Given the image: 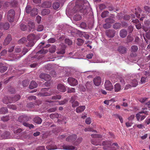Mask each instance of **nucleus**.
Masks as SVG:
<instances>
[{
  "label": "nucleus",
  "instance_id": "obj_63",
  "mask_svg": "<svg viewBox=\"0 0 150 150\" xmlns=\"http://www.w3.org/2000/svg\"><path fill=\"white\" fill-rule=\"evenodd\" d=\"M111 26V25L109 23H106L103 25V27L105 29H108L110 28Z\"/></svg>",
  "mask_w": 150,
  "mask_h": 150
},
{
  "label": "nucleus",
  "instance_id": "obj_6",
  "mask_svg": "<svg viewBox=\"0 0 150 150\" xmlns=\"http://www.w3.org/2000/svg\"><path fill=\"white\" fill-rule=\"evenodd\" d=\"M138 48L137 46L136 45H133L132 46L131 48V53L130 56L131 57H134L137 56V54L136 53L138 50Z\"/></svg>",
  "mask_w": 150,
  "mask_h": 150
},
{
  "label": "nucleus",
  "instance_id": "obj_56",
  "mask_svg": "<svg viewBox=\"0 0 150 150\" xmlns=\"http://www.w3.org/2000/svg\"><path fill=\"white\" fill-rule=\"evenodd\" d=\"M78 42L77 44L79 45H81L84 42V41L81 38H78L77 39Z\"/></svg>",
  "mask_w": 150,
  "mask_h": 150
},
{
  "label": "nucleus",
  "instance_id": "obj_32",
  "mask_svg": "<svg viewBox=\"0 0 150 150\" xmlns=\"http://www.w3.org/2000/svg\"><path fill=\"white\" fill-rule=\"evenodd\" d=\"M46 148L48 150L56 149H57V146L56 145H49L46 146Z\"/></svg>",
  "mask_w": 150,
  "mask_h": 150
},
{
  "label": "nucleus",
  "instance_id": "obj_34",
  "mask_svg": "<svg viewBox=\"0 0 150 150\" xmlns=\"http://www.w3.org/2000/svg\"><path fill=\"white\" fill-rule=\"evenodd\" d=\"M8 111V109L6 107H3L0 109V113L4 114Z\"/></svg>",
  "mask_w": 150,
  "mask_h": 150
},
{
  "label": "nucleus",
  "instance_id": "obj_60",
  "mask_svg": "<svg viewBox=\"0 0 150 150\" xmlns=\"http://www.w3.org/2000/svg\"><path fill=\"white\" fill-rule=\"evenodd\" d=\"M20 28L21 30L23 31H25L26 30L27 28V27L26 25L22 24H21Z\"/></svg>",
  "mask_w": 150,
  "mask_h": 150
},
{
  "label": "nucleus",
  "instance_id": "obj_14",
  "mask_svg": "<svg viewBox=\"0 0 150 150\" xmlns=\"http://www.w3.org/2000/svg\"><path fill=\"white\" fill-rule=\"evenodd\" d=\"M40 77L41 79L46 81L50 79V76L48 74L42 73L40 75Z\"/></svg>",
  "mask_w": 150,
  "mask_h": 150
},
{
  "label": "nucleus",
  "instance_id": "obj_11",
  "mask_svg": "<svg viewBox=\"0 0 150 150\" xmlns=\"http://www.w3.org/2000/svg\"><path fill=\"white\" fill-rule=\"evenodd\" d=\"M102 145L104 146L103 149L105 150H107L111 146V142L109 141H104L103 142Z\"/></svg>",
  "mask_w": 150,
  "mask_h": 150
},
{
  "label": "nucleus",
  "instance_id": "obj_27",
  "mask_svg": "<svg viewBox=\"0 0 150 150\" xmlns=\"http://www.w3.org/2000/svg\"><path fill=\"white\" fill-rule=\"evenodd\" d=\"M50 11L49 9H44L41 12V14L42 16L48 15L50 13Z\"/></svg>",
  "mask_w": 150,
  "mask_h": 150
},
{
  "label": "nucleus",
  "instance_id": "obj_17",
  "mask_svg": "<svg viewBox=\"0 0 150 150\" xmlns=\"http://www.w3.org/2000/svg\"><path fill=\"white\" fill-rule=\"evenodd\" d=\"M18 120L20 122H24L29 120V118L27 116L25 115H21L18 117Z\"/></svg>",
  "mask_w": 150,
  "mask_h": 150
},
{
  "label": "nucleus",
  "instance_id": "obj_25",
  "mask_svg": "<svg viewBox=\"0 0 150 150\" xmlns=\"http://www.w3.org/2000/svg\"><path fill=\"white\" fill-rule=\"evenodd\" d=\"M91 143L97 146L100 145V140L99 139H93L91 140Z\"/></svg>",
  "mask_w": 150,
  "mask_h": 150
},
{
  "label": "nucleus",
  "instance_id": "obj_39",
  "mask_svg": "<svg viewBox=\"0 0 150 150\" xmlns=\"http://www.w3.org/2000/svg\"><path fill=\"white\" fill-rule=\"evenodd\" d=\"M52 7L54 9H57L59 7V4L58 2L54 3L52 4Z\"/></svg>",
  "mask_w": 150,
  "mask_h": 150
},
{
  "label": "nucleus",
  "instance_id": "obj_22",
  "mask_svg": "<svg viewBox=\"0 0 150 150\" xmlns=\"http://www.w3.org/2000/svg\"><path fill=\"white\" fill-rule=\"evenodd\" d=\"M38 84L35 81H32L29 86V88L30 89H32L36 88Z\"/></svg>",
  "mask_w": 150,
  "mask_h": 150
},
{
  "label": "nucleus",
  "instance_id": "obj_55",
  "mask_svg": "<svg viewBox=\"0 0 150 150\" xmlns=\"http://www.w3.org/2000/svg\"><path fill=\"white\" fill-rule=\"evenodd\" d=\"M108 10L110 11H117L118 9L117 8H115L112 6H110L108 7Z\"/></svg>",
  "mask_w": 150,
  "mask_h": 150
},
{
  "label": "nucleus",
  "instance_id": "obj_3",
  "mask_svg": "<svg viewBox=\"0 0 150 150\" xmlns=\"http://www.w3.org/2000/svg\"><path fill=\"white\" fill-rule=\"evenodd\" d=\"M49 88H42L41 90V92H40L38 94V96H50L51 95L52 93L48 91Z\"/></svg>",
  "mask_w": 150,
  "mask_h": 150
},
{
  "label": "nucleus",
  "instance_id": "obj_50",
  "mask_svg": "<svg viewBox=\"0 0 150 150\" xmlns=\"http://www.w3.org/2000/svg\"><path fill=\"white\" fill-rule=\"evenodd\" d=\"M48 50H45L44 49H42L40 51H38L37 53V54H45L48 52Z\"/></svg>",
  "mask_w": 150,
  "mask_h": 150
},
{
  "label": "nucleus",
  "instance_id": "obj_37",
  "mask_svg": "<svg viewBox=\"0 0 150 150\" xmlns=\"http://www.w3.org/2000/svg\"><path fill=\"white\" fill-rule=\"evenodd\" d=\"M138 82L137 80L136 79H134L131 82V84L132 87H136L138 85Z\"/></svg>",
  "mask_w": 150,
  "mask_h": 150
},
{
  "label": "nucleus",
  "instance_id": "obj_10",
  "mask_svg": "<svg viewBox=\"0 0 150 150\" xmlns=\"http://www.w3.org/2000/svg\"><path fill=\"white\" fill-rule=\"evenodd\" d=\"M106 35L109 37H114L115 33V31L113 30H108L106 31Z\"/></svg>",
  "mask_w": 150,
  "mask_h": 150
},
{
  "label": "nucleus",
  "instance_id": "obj_7",
  "mask_svg": "<svg viewBox=\"0 0 150 150\" xmlns=\"http://www.w3.org/2000/svg\"><path fill=\"white\" fill-rule=\"evenodd\" d=\"M77 137L76 135L73 134L68 137L66 139V141L67 142L73 143L74 142Z\"/></svg>",
  "mask_w": 150,
  "mask_h": 150
},
{
  "label": "nucleus",
  "instance_id": "obj_49",
  "mask_svg": "<svg viewBox=\"0 0 150 150\" xmlns=\"http://www.w3.org/2000/svg\"><path fill=\"white\" fill-rule=\"evenodd\" d=\"M74 18L75 21H78L81 19V16L79 15H76L74 17Z\"/></svg>",
  "mask_w": 150,
  "mask_h": 150
},
{
  "label": "nucleus",
  "instance_id": "obj_8",
  "mask_svg": "<svg viewBox=\"0 0 150 150\" xmlns=\"http://www.w3.org/2000/svg\"><path fill=\"white\" fill-rule=\"evenodd\" d=\"M105 88L108 90L111 91L113 89V87L112 83L109 80H107L105 83Z\"/></svg>",
  "mask_w": 150,
  "mask_h": 150
},
{
  "label": "nucleus",
  "instance_id": "obj_30",
  "mask_svg": "<svg viewBox=\"0 0 150 150\" xmlns=\"http://www.w3.org/2000/svg\"><path fill=\"white\" fill-rule=\"evenodd\" d=\"M42 6L45 8H49L51 6L52 4L50 2L46 1L43 4Z\"/></svg>",
  "mask_w": 150,
  "mask_h": 150
},
{
  "label": "nucleus",
  "instance_id": "obj_61",
  "mask_svg": "<svg viewBox=\"0 0 150 150\" xmlns=\"http://www.w3.org/2000/svg\"><path fill=\"white\" fill-rule=\"evenodd\" d=\"M61 98V95H57L52 96V99L54 100L60 99Z\"/></svg>",
  "mask_w": 150,
  "mask_h": 150
},
{
  "label": "nucleus",
  "instance_id": "obj_31",
  "mask_svg": "<svg viewBox=\"0 0 150 150\" xmlns=\"http://www.w3.org/2000/svg\"><path fill=\"white\" fill-rule=\"evenodd\" d=\"M59 115L57 113H52L50 115V117L52 119H54L55 118H58L59 117Z\"/></svg>",
  "mask_w": 150,
  "mask_h": 150
},
{
  "label": "nucleus",
  "instance_id": "obj_52",
  "mask_svg": "<svg viewBox=\"0 0 150 150\" xmlns=\"http://www.w3.org/2000/svg\"><path fill=\"white\" fill-rule=\"evenodd\" d=\"M34 106V104L33 103L30 102L27 103V107L29 108H33Z\"/></svg>",
  "mask_w": 150,
  "mask_h": 150
},
{
  "label": "nucleus",
  "instance_id": "obj_35",
  "mask_svg": "<svg viewBox=\"0 0 150 150\" xmlns=\"http://www.w3.org/2000/svg\"><path fill=\"white\" fill-rule=\"evenodd\" d=\"M83 140V138L81 137H79L76 141L74 142V144L76 145H77L80 144Z\"/></svg>",
  "mask_w": 150,
  "mask_h": 150
},
{
  "label": "nucleus",
  "instance_id": "obj_42",
  "mask_svg": "<svg viewBox=\"0 0 150 150\" xmlns=\"http://www.w3.org/2000/svg\"><path fill=\"white\" fill-rule=\"evenodd\" d=\"M56 48V46L55 45H53L50 48L49 51L51 53H54L55 51Z\"/></svg>",
  "mask_w": 150,
  "mask_h": 150
},
{
  "label": "nucleus",
  "instance_id": "obj_53",
  "mask_svg": "<svg viewBox=\"0 0 150 150\" xmlns=\"http://www.w3.org/2000/svg\"><path fill=\"white\" fill-rule=\"evenodd\" d=\"M44 29V26L42 25H39L38 26L37 30L38 31H41L43 30Z\"/></svg>",
  "mask_w": 150,
  "mask_h": 150
},
{
  "label": "nucleus",
  "instance_id": "obj_57",
  "mask_svg": "<svg viewBox=\"0 0 150 150\" xmlns=\"http://www.w3.org/2000/svg\"><path fill=\"white\" fill-rule=\"evenodd\" d=\"M65 43L68 45H71L72 44V42L71 40L69 39L66 38L65 40Z\"/></svg>",
  "mask_w": 150,
  "mask_h": 150
},
{
  "label": "nucleus",
  "instance_id": "obj_44",
  "mask_svg": "<svg viewBox=\"0 0 150 150\" xmlns=\"http://www.w3.org/2000/svg\"><path fill=\"white\" fill-rule=\"evenodd\" d=\"M91 136L93 138H101L102 137V135L98 134H92Z\"/></svg>",
  "mask_w": 150,
  "mask_h": 150
},
{
  "label": "nucleus",
  "instance_id": "obj_13",
  "mask_svg": "<svg viewBox=\"0 0 150 150\" xmlns=\"http://www.w3.org/2000/svg\"><path fill=\"white\" fill-rule=\"evenodd\" d=\"M117 50L120 53L124 54L126 53L127 49L125 47L120 46L118 47Z\"/></svg>",
  "mask_w": 150,
  "mask_h": 150
},
{
  "label": "nucleus",
  "instance_id": "obj_29",
  "mask_svg": "<svg viewBox=\"0 0 150 150\" xmlns=\"http://www.w3.org/2000/svg\"><path fill=\"white\" fill-rule=\"evenodd\" d=\"M23 124L24 126L29 127L30 129L33 128L34 127V126L33 124H29L26 122H23Z\"/></svg>",
  "mask_w": 150,
  "mask_h": 150
},
{
  "label": "nucleus",
  "instance_id": "obj_20",
  "mask_svg": "<svg viewBox=\"0 0 150 150\" xmlns=\"http://www.w3.org/2000/svg\"><path fill=\"white\" fill-rule=\"evenodd\" d=\"M127 31L124 29L121 30L120 32V36L122 38L125 37L127 35Z\"/></svg>",
  "mask_w": 150,
  "mask_h": 150
},
{
  "label": "nucleus",
  "instance_id": "obj_4",
  "mask_svg": "<svg viewBox=\"0 0 150 150\" xmlns=\"http://www.w3.org/2000/svg\"><path fill=\"white\" fill-rule=\"evenodd\" d=\"M35 35L34 34H31L28 35L27 37V39L29 41V42L26 45L28 47L33 46L35 44L33 40L35 39Z\"/></svg>",
  "mask_w": 150,
  "mask_h": 150
},
{
  "label": "nucleus",
  "instance_id": "obj_23",
  "mask_svg": "<svg viewBox=\"0 0 150 150\" xmlns=\"http://www.w3.org/2000/svg\"><path fill=\"white\" fill-rule=\"evenodd\" d=\"M85 109V106H80L76 108V111L77 113H80L83 111Z\"/></svg>",
  "mask_w": 150,
  "mask_h": 150
},
{
  "label": "nucleus",
  "instance_id": "obj_21",
  "mask_svg": "<svg viewBox=\"0 0 150 150\" xmlns=\"http://www.w3.org/2000/svg\"><path fill=\"white\" fill-rule=\"evenodd\" d=\"M9 134V133L8 132H3L0 130V137H1L2 138L6 139Z\"/></svg>",
  "mask_w": 150,
  "mask_h": 150
},
{
  "label": "nucleus",
  "instance_id": "obj_51",
  "mask_svg": "<svg viewBox=\"0 0 150 150\" xmlns=\"http://www.w3.org/2000/svg\"><path fill=\"white\" fill-rule=\"evenodd\" d=\"M84 131L85 132L90 131L97 132L96 131L93 129L92 128L90 127L85 128L84 129Z\"/></svg>",
  "mask_w": 150,
  "mask_h": 150
},
{
  "label": "nucleus",
  "instance_id": "obj_33",
  "mask_svg": "<svg viewBox=\"0 0 150 150\" xmlns=\"http://www.w3.org/2000/svg\"><path fill=\"white\" fill-rule=\"evenodd\" d=\"M121 24L119 23H116L114 24L113 25V28L115 29L120 28L121 27Z\"/></svg>",
  "mask_w": 150,
  "mask_h": 150
},
{
  "label": "nucleus",
  "instance_id": "obj_64",
  "mask_svg": "<svg viewBox=\"0 0 150 150\" xmlns=\"http://www.w3.org/2000/svg\"><path fill=\"white\" fill-rule=\"evenodd\" d=\"M8 108L13 110H16V106L13 104L8 105H7Z\"/></svg>",
  "mask_w": 150,
  "mask_h": 150
},
{
  "label": "nucleus",
  "instance_id": "obj_5",
  "mask_svg": "<svg viewBox=\"0 0 150 150\" xmlns=\"http://www.w3.org/2000/svg\"><path fill=\"white\" fill-rule=\"evenodd\" d=\"M15 11L13 9L9 10L7 13V18L8 20L10 22H13L14 21Z\"/></svg>",
  "mask_w": 150,
  "mask_h": 150
},
{
  "label": "nucleus",
  "instance_id": "obj_16",
  "mask_svg": "<svg viewBox=\"0 0 150 150\" xmlns=\"http://www.w3.org/2000/svg\"><path fill=\"white\" fill-rule=\"evenodd\" d=\"M9 28V24L8 23H0V30L3 29L7 30Z\"/></svg>",
  "mask_w": 150,
  "mask_h": 150
},
{
  "label": "nucleus",
  "instance_id": "obj_54",
  "mask_svg": "<svg viewBox=\"0 0 150 150\" xmlns=\"http://www.w3.org/2000/svg\"><path fill=\"white\" fill-rule=\"evenodd\" d=\"M1 120L4 122H6L8 121L9 119V117L8 116H3L1 118Z\"/></svg>",
  "mask_w": 150,
  "mask_h": 150
},
{
  "label": "nucleus",
  "instance_id": "obj_15",
  "mask_svg": "<svg viewBox=\"0 0 150 150\" xmlns=\"http://www.w3.org/2000/svg\"><path fill=\"white\" fill-rule=\"evenodd\" d=\"M11 40L12 38L11 35L8 34L4 40V42H3V45L5 46L7 45L9 43Z\"/></svg>",
  "mask_w": 150,
  "mask_h": 150
},
{
  "label": "nucleus",
  "instance_id": "obj_28",
  "mask_svg": "<svg viewBox=\"0 0 150 150\" xmlns=\"http://www.w3.org/2000/svg\"><path fill=\"white\" fill-rule=\"evenodd\" d=\"M144 9L147 15L150 17V7L147 6L144 7Z\"/></svg>",
  "mask_w": 150,
  "mask_h": 150
},
{
  "label": "nucleus",
  "instance_id": "obj_24",
  "mask_svg": "<svg viewBox=\"0 0 150 150\" xmlns=\"http://www.w3.org/2000/svg\"><path fill=\"white\" fill-rule=\"evenodd\" d=\"M33 121L36 123L40 124L42 122V120L38 117H36L33 119Z\"/></svg>",
  "mask_w": 150,
  "mask_h": 150
},
{
  "label": "nucleus",
  "instance_id": "obj_2",
  "mask_svg": "<svg viewBox=\"0 0 150 150\" xmlns=\"http://www.w3.org/2000/svg\"><path fill=\"white\" fill-rule=\"evenodd\" d=\"M16 97L17 98V99H12V98L8 96H5L2 100L3 103L5 104H7L8 103H11L15 102L21 98L20 95H17Z\"/></svg>",
  "mask_w": 150,
  "mask_h": 150
},
{
  "label": "nucleus",
  "instance_id": "obj_1",
  "mask_svg": "<svg viewBox=\"0 0 150 150\" xmlns=\"http://www.w3.org/2000/svg\"><path fill=\"white\" fill-rule=\"evenodd\" d=\"M89 5V3L86 0H77L74 9L76 11L80 12L84 15L88 12Z\"/></svg>",
  "mask_w": 150,
  "mask_h": 150
},
{
  "label": "nucleus",
  "instance_id": "obj_62",
  "mask_svg": "<svg viewBox=\"0 0 150 150\" xmlns=\"http://www.w3.org/2000/svg\"><path fill=\"white\" fill-rule=\"evenodd\" d=\"M71 103L72 104V106L73 108L77 107L79 105V103L77 101H74L73 102V103Z\"/></svg>",
  "mask_w": 150,
  "mask_h": 150
},
{
  "label": "nucleus",
  "instance_id": "obj_26",
  "mask_svg": "<svg viewBox=\"0 0 150 150\" xmlns=\"http://www.w3.org/2000/svg\"><path fill=\"white\" fill-rule=\"evenodd\" d=\"M121 86L118 83H116L114 86V90L115 92L120 91L121 90Z\"/></svg>",
  "mask_w": 150,
  "mask_h": 150
},
{
  "label": "nucleus",
  "instance_id": "obj_9",
  "mask_svg": "<svg viewBox=\"0 0 150 150\" xmlns=\"http://www.w3.org/2000/svg\"><path fill=\"white\" fill-rule=\"evenodd\" d=\"M68 82L71 86H74L78 83V81L75 79L71 77L68 78L67 79Z\"/></svg>",
  "mask_w": 150,
  "mask_h": 150
},
{
  "label": "nucleus",
  "instance_id": "obj_41",
  "mask_svg": "<svg viewBox=\"0 0 150 150\" xmlns=\"http://www.w3.org/2000/svg\"><path fill=\"white\" fill-rule=\"evenodd\" d=\"M32 8L29 5H27L25 8L26 12L28 13H31Z\"/></svg>",
  "mask_w": 150,
  "mask_h": 150
},
{
  "label": "nucleus",
  "instance_id": "obj_48",
  "mask_svg": "<svg viewBox=\"0 0 150 150\" xmlns=\"http://www.w3.org/2000/svg\"><path fill=\"white\" fill-rule=\"evenodd\" d=\"M68 101V100L65 99L64 100L62 101H58V102H56L57 103V104H56V105H58V103L59 105H64L65 103H66Z\"/></svg>",
  "mask_w": 150,
  "mask_h": 150
},
{
  "label": "nucleus",
  "instance_id": "obj_59",
  "mask_svg": "<svg viewBox=\"0 0 150 150\" xmlns=\"http://www.w3.org/2000/svg\"><path fill=\"white\" fill-rule=\"evenodd\" d=\"M65 49L64 48H63L61 49L60 50H58L57 52V53L58 54H63L65 53Z\"/></svg>",
  "mask_w": 150,
  "mask_h": 150
},
{
  "label": "nucleus",
  "instance_id": "obj_43",
  "mask_svg": "<svg viewBox=\"0 0 150 150\" xmlns=\"http://www.w3.org/2000/svg\"><path fill=\"white\" fill-rule=\"evenodd\" d=\"M27 41L26 38H25L23 37L21 38L18 41L19 44H21L24 43Z\"/></svg>",
  "mask_w": 150,
  "mask_h": 150
},
{
  "label": "nucleus",
  "instance_id": "obj_38",
  "mask_svg": "<svg viewBox=\"0 0 150 150\" xmlns=\"http://www.w3.org/2000/svg\"><path fill=\"white\" fill-rule=\"evenodd\" d=\"M35 24L33 22H30L28 23L29 28L30 30H31L35 26Z\"/></svg>",
  "mask_w": 150,
  "mask_h": 150
},
{
  "label": "nucleus",
  "instance_id": "obj_58",
  "mask_svg": "<svg viewBox=\"0 0 150 150\" xmlns=\"http://www.w3.org/2000/svg\"><path fill=\"white\" fill-rule=\"evenodd\" d=\"M22 131L21 129L18 128L16 130L15 129L13 130V132L15 134H19Z\"/></svg>",
  "mask_w": 150,
  "mask_h": 150
},
{
  "label": "nucleus",
  "instance_id": "obj_18",
  "mask_svg": "<svg viewBox=\"0 0 150 150\" xmlns=\"http://www.w3.org/2000/svg\"><path fill=\"white\" fill-rule=\"evenodd\" d=\"M94 84L97 86H99L101 82V79L100 77L98 76L95 78L93 80Z\"/></svg>",
  "mask_w": 150,
  "mask_h": 150
},
{
  "label": "nucleus",
  "instance_id": "obj_47",
  "mask_svg": "<svg viewBox=\"0 0 150 150\" xmlns=\"http://www.w3.org/2000/svg\"><path fill=\"white\" fill-rule=\"evenodd\" d=\"M133 40V38L131 35H128L127 37V41L128 42H131Z\"/></svg>",
  "mask_w": 150,
  "mask_h": 150
},
{
  "label": "nucleus",
  "instance_id": "obj_45",
  "mask_svg": "<svg viewBox=\"0 0 150 150\" xmlns=\"http://www.w3.org/2000/svg\"><path fill=\"white\" fill-rule=\"evenodd\" d=\"M8 69V67L6 66H3L0 68V72L1 73L5 72Z\"/></svg>",
  "mask_w": 150,
  "mask_h": 150
},
{
  "label": "nucleus",
  "instance_id": "obj_12",
  "mask_svg": "<svg viewBox=\"0 0 150 150\" xmlns=\"http://www.w3.org/2000/svg\"><path fill=\"white\" fill-rule=\"evenodd\" d=\"M57 89L60 92H64L66 91V88L65 86L62 84H59L57 86Z\"/></svg>",
  "mask_w": 150,
  "mask_h": 150
},
{
  "label": "nucleus",
  "instance_id": "obj_36",
  "mask_svg": "<svg viewBox=\"0 0 150 150\" xmlns=\"http://www.w3.org/2000/svg\"><path fill=\"white\" fill-rule=\"evenodd\" d=\"M109 12L107 11H104L101 14V17L102 18H104L108 16Z\"/></svg>",
  "mask_w": 150,
  "mask_h": 150
},
{
  "label": "nucleus",
  "instance_id": "obj_46",
  "mask_svg": "<svg viewBox=\"0 0 150 150\" xmlns=\"http://www.w3.org/2000/svg\"><path fill=\"white\" fill-rule=\"evenodd\" d=\"M37 9L35 8H33L32 9L31 15L32 16H34L37 14Z\"/></svg>",
  "mask_w": 150,
  "mask_h": 150
},
{
  "label": "nucleus",
  "instance_id": "obj_19",
  "mask_svg": "<svg viewBox=\"0 0 150 150\" xmlns=\"http://www.w3.org/2000/svg\"><path fill=\"white\" fill-rule=\"evenodd\" d=\"M62 147V148H61V149L66 150H73L75 149L74 146L71 145L70 146L63 145Z\"/></svg>",
  "mask_w": 150,
  "mask_h": 150
},
{
  "label": "nucleus",
  "instance_id": "obj_40",
  "mask_svg": "<svg viewBox=\"0 0 150 150\" xmlns=\"http://www.w3.org/2000/svg\"><path fill=\"white\" fill-rule=\"evenodd\" d=\"M105 22L106 23H109L110 24L114 23L115 22V21L112 18H108L105 20Z\"/></svg>",
  "mask_w": 150,
  "mask_h": 150
}]
</instances>
